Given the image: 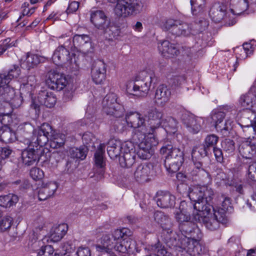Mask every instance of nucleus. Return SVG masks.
Wrapping results in <instances>:
<instances>
[{
	"label": "nucleus",
	"mask_w": 256,
	"mask_h": 256,
	"mask_svg": "<svg viewBox=\"0 0 256 256\" xmlns=\"http://www.w3.org/2000/svg\"><path fill=\"white\" fill-rule=\"evenodd\" d=\"M126 120L128 127L136 129L132 136L134 142L138 144V156L142 160L150 158L154 152L152 142H154V134L146 126L145 119L142 114L136 112L126 114Z\"/></svg>",
	"instance_id": "f257e3e1"
},
{
	"label": "nucleus",
	"mask_w": 256,
	"mask_h": 256,
	"mask_svg": "<svg viewBox=\"0 0 256 256\" xmlns=\"http://www.w3.org/2000/svg\"><path fill=\"white\" fill-rule=\"evenodd\" d=\"M142 247H143L142 244H137L134 240L118 243V242L114 240L113 238L110 234L104 236L102 239L101 244L96 246V251L101 254H110L113 250L122 253L127 252L130 254H135L140 252Z\"/></svg>",
	"instance_id": "f03ea898"
},
{
	"label": "nucleus",
	"mask_w": 256,
	"mask_h": 256,
	"mask_svg": "<svg viewBox=\"0 0 256 256\" xmlns=\"http://www.w3.org/2000/svg\"><path fill=\"white\" fill-rule=\"evenodd\" d=\"M154 78L155 74L152 71L142 72L134 80L128 82L126 90L129 94L138 98L146 96Z\"/></svg>",
	"instance_id": "7ed1b4c3"
},
{
	"label": "nucleus",
	"mask_w": 256,
	"mask_h": 256,
	"mask_svg": "<svg viewBox=\"0 0 256 256\" xmlns=\"http://www.w3.org/2000/svg\"><path fill=\"white\" fill-rule=\"evenodd\" d=\"M66 39L63 45L58 46L54 50L52 60L57 65L62 62H68L70 69L74 74H76L80 70L78 58L75 54H70L68 50L70 43V38L66 37Z\"/></svg>",
	"instance_id": "20e7f679"
},
{
	"label": "nucleus",
	"mask_w": 256,
	"mask_h": 256,
	"mask_svg": "<svg viewBox=\"0 0 256 256\" xmlns=\"http://www.w3.org/2000/svg\"><path fill=\"white\" fill-rule=\"evenodd\" d=\"M161 154L165 156L164 166L170 173L177 172L184 161V152L180 148L168 144L160 150Z\"/></svg>",
	"instance_id": "39448f33"
},
{
	"label": "nucleus",
	"mask_w": 256,
	"mask_h": 256,
	"mask_svg": "<svg viewBox=\"0 0 256 256\" xmlns=\"http://www.w3.org/2000/svg\"><path fill=\"white\" fill-rule=\"evenodd\" d=\"M116 4L114 12L119 18H126L130 15L140 13L144 6L146 0H106Z\"/></svg>",
	"instance_id": "423d86ee"
},
{
	"label": "nucleus",
	"mask_w": 256,
	"mask_h": 256,
	"mask_svg": "<svg viewBox=\"0 0 256 256\" xmlns=\"http://www.w3.org/2000/svg\"><path fill=\"white\" fill-rule=\"evenodd\" d=\"M172 240L168 246L170 248H180V251L185 250L190 256H200L204 252V247L197 238L182 235Z\"/></svg>",
	"instance_id": "0eeeda50"
},
{
	"label": "nucleus",
	"mask_w": 256,
	"mask_h": 256,
	"mask_svg": "<svg viewBox=\"0 0 256 256\" xmlns=\"http://www.w3.org/2000/svg\"><path fill=\"white\" fill-rule=\"evenodd\" d=\"M222 214L217 212L212 206V210L208 212H198L195 219L203 223L207 229L215 230L219 228L220 224H225L227 222L226 217H224Z\"/></svg>",
	"instance_id": "6e6552de"
},
{
	"label": "nucleus",
	"mask_w": 256,
	"mask_h": 256,
	"mask_svg": "<svg viewBox=\"0 0 256 256\" xmlns=\"http://www.w3.org/2000/svg\"><path fill=\"white\" fill-rule=\"evenodd\" d=\"M154 216V220L160 225L162 229L161 237L168 246L173 241L172 240H175L178 237V234L172 230L173 224L171 219L168 216L160 211L155 212Z\"/></svg>",
	"instance_id": "1a4fd4ad"
},
{
	"label": "nucleus",
	"mask_w": 256,
	"mask_h": 256,
	"mask_svg": "<svg viewBox=\"0 0 256 256\" xmlns=\"http://www.w3.org/2000/svg\"><path fill=\"white\" fill-rule=\"evenodd\" d=\"M102 110L106 114L116 118L122 116L125 112L124 106L117 102V96L114 93L106 94L104 98Z\"/></svg>",
	"instance_id": "9d476101"
},
{
	"label": "nucleus",
	"mask_w": 256,
	"mask_h": 256,
	"mask_svg": "<svg viewBox=\"0 0 256 256\" xmlns=\"http://www.w3.org/2000/svg\"><path fill=\"white\" fill-rule=\"evenodd\" d=\"M90 21L94 26L106 36L111 37L112 26H110V20L102 10H96L91 14Z\"/></svg>",
	"instance_id": "9b49d317"
},
{
	"label": "nucleus",
	"mask_w": 256,
	"mask_h": 256,
	"mask_svg": "<svg viewBox=\"0 0 256 256\" xmlns=\"http://www.w3.org/2000/svg\"><path fill=\"white\" fill-rule=\"evenodd\" d=\"M199 24H195L196 27L199 26L198 29H194L191 24L180 20L179 24L173 30L174 34L176 36H188L190 34H194L199 32H202L208 27V22L205 19L199 21Z\"/></svg>",
	"instance_id": "f8f14e48"
},
{
	"label": "nucleus",
	"mask_w": 256,
	"mask_h": 256,
	"mask_svg": "<svg viewBox=\"0 0 256 256\" xmlns=\"http://www.w3.org/2000/svg\"><path fill=\"white\" fill-rule=\"evenodd\" d=\"M56 102V98L52 92L47 90L40 92L34 99H32L30 108L35 110L36 112H39L40 106L44 105L48 108L53 107Z\"/></svg>",
	"instance_id": "ddd939ff"
},
{
	"label": "nucleus",
	"mask_w": 256,
	"mask_h": 256,
	"mask_svg": "<svg viewBox=\"0 0 256 256\" xmlns=\"http://www.w3.org/2000/svg\"><path fill=\"white\" fill-rule=\"evenodd\" d=\"M205 190L204 188H202V186H195L192 188H190V192L188 196L190 200L195 202L194 208L198 212H207L211 210L212 206L210 204H206L204 202L202 197V190Z\"/></svg>",
	"instance_id": "4468645a"
},
{
	"label": "nucleus",
	"mask_w": 256,
	"mask_h": 256,
	"mask_svg": "<svg viewBox=\"0 0 256 256\" xmlns=\"http://www.w3.org/2000/svg\"><path fill=\"white\" fill-rule=\"evenodd\" d=\"M182 122L188 132L196 134L202 128L205 120L202 117L192 114H185L182 116Z\"/></svg>",
	"instance_id": "2eb2a0df"
},
{
	"label": "nucleus",
	"mask_w": 256,
	"mask_h": 256,
	"mask_svg": "<svg viewBox=\"0 0 256 256\" xmlns=\"http://www.w3.org/2000/svg\"><path fill=\"white\" fill-rule=\"evenodd\" d=\"M106 64L103 60L94 61L91 70V76L93 82L96 84L104 83L106 78Z\"/></svg>",
	"instance_id": "dca6fc26"
},
{
	"label": "nucleus",
	"mask_w": 256,
	"mask_h": 256,
	"mask_svg": "<svg viewBox=\"0 0 256 256\" xmlns=\"http://www.w3.org/2000/svg\"><path fill=\"white\" fill-rule=\"evenodd\" d=\"M226 6L219 4H214L210 9L209 15L212 20L216 23L220 22L222 20H224L226 24L230 26L234 24L236 22L234 19L230 22H228L227 13H226Z\"/></svg>",
	"instance_id": "f3484780"
},
{
	"label": "nucleus",
	"mask_w": 256,
	"mask_h": 256,
	"mask_svg": "<svg viewBox=\"0 0 256 256\" xmlns=\"http://www.w3.org/2000/svg\"><path fill=\"white\" fill-rule=\"evenodd\" d=\"M46 82L50 89L58 91L62 90L68 83L64 74L56 72L54 71L49 72Z\"/></svg>",
	"instance_id": "a211bd4d"
},
{
	"label": "nucleus",
	"mask_w": 256,
	"mask_h": 256,
	"mask_svg": "<svg viewBox=\"0 0 256 256\" xmlns=\"http://www.w3.org/2000/svg\"><path fill=\"white\" fill-rule=\"evenodd\" d=\"M44 154L42 148L36 146V148H28L22 153V159L23 164L27 166L34 164L38 161Z\"/></svg>",
	"instance_id": "6ab92c4d"
},
{
	"label": "nucleus",
	"mask_w": 256,
	"mask_h": 256,
	"mask_svg": "<svg viewBox=\"0 0 256 256\" xmlns=\"http://www.w3.org/2000/svg\"><path fill=\"white\" fill-rule=\"evenodd\" d=\"M146 118H148V126H146L151 132H156V129L159 128L162 124V112L155 108L150 109Z\"/></svg>",
	"instance_id": "aec40b11"
},
{
	"label": "nucleus",
	"mask_w": 256,
	"mask_h": 256,
	"mask_svg": "<svg viewBox=\"0 0 256 256\" xmlns=\"http://www.w3.org/2000/svg\"><path fill=\"white\" fill-rule=\"evenodd\" d=\"M73 44L78 50L88 52L92 48L91 39L87 34H75L73 37Z\"/></svg>",
	"instance_id": "412c9836"
},
{
	"label": "nucleus",
	"mask_w": 256,
	"mask_h": 256,
	"mask_svg": "<svg viewBox=\"0 0 256 256\" xmlns=\"http://www.w3.org/2000/svg\"><path fill=\"white\" fill-rule=\"evenodd\" d=\"M180 230L182 234H178V236L185 234L190 235V238H197L200 239L202 238V233L200 229L197 225L192 221L189 220L186 222L179 226Z\"/></svg>",
	"instance_id": "4be33fe9"
},
{
	"label": "nucleus",
	"mask_w": 256,
	"mask_h": 256,
	"mask_svg": "<svg viewBox=\"0 0 256 256\" xmlns=\"http://www.w3.org/2000/svg\"><path fill=\"white\" fill-rule=\"evenodd\" d=\"M156 201L160 208H171L175 205L176 198L168 192L161 191L158 193Z\"/></svg>",
	"instance_id": "5701e85b"
},
{
	"label": "nucleus",
	"mask_w": 256,
	"mask_h": 256,
	"mask_svg": "<svg viewBox=\"0 0 256 256\" xmlns=\"http://www.w3.org/2000/svg\"><path fill=\"white\" fill-rule=\"evenodd\" d=\"M212 123L214 126L218 130H228L229 127L228 124L230 125L229 120H226L225 124H222L226 116V114L220 111L213 110L211 114Z\"/></svg>",
	"instance_id": "b1692460"
},
{
	"label": "nucleus",
	"mask_w": 256,
	"mask_h": 256,
	"mask_svg": "<svg viewBox=\"0 0 256 256\" xmlns=\"http://www.w3.org/2000/svg\"><path fill=\"white\" fill-rule=\"evenodd\" d=\"M42 57L38 54L28 52L25 57L22 59L21 67L27 70L36 68L42 60Z\"/></svg>",
	"instance_id": "393cba45"
},
{
	"label": "nucleus",
	"mask_w": 256,
	"mask_h": 256,
	"mask_svg": "<svg viewBox=\"0 0 256 256\" xmlns=\"http://www.w3.org/2000/svg\"><path fill=\"white\" fill-rule=\"evenodd\" d=\"M158 48L162 54L166 58H171L180 54L178 48L168 40L162 41L160 44L158 46Z\"/></svg>",
	"instance_id": "a878e982"
},
{
	"label": "nucleus",
	"mask_w": 256,
	"mask_h": 256,
	"mask_svg": "<svg viewBox=\"0 0 256 256\" xmlns=\"http://www.w3.org/2000/svg\"><path fill=\"white\" fill-rule=\"evenodd\" d=\"M185 201L181 202L178 210L175 214L176 220L178 222L179 226L190 220V214L189 210L190 208H188Z\"/></svg>",
	"instance_id": "bb28decb"
},
{
	"label": "nucleus",
	"mask_w": 256,
	"mask_h": 256,
	"mask_svg": "<svg viewBox=\"0 0 256 256\" xmlns=\"http://www.w3.org/2000/svg\"><path fill=\"white\" fill-rule=\"evenodd\" d=\"M150 172V166L146 164H142L136 166L134 174L136 181L139 182H144L148 181Z\"/></svg>",
	"instance_id": "cd10ccee"
},
{
	"label": "nucleus",
	"mask_w": 256,
	"mask_h": 256,
	"mask_svg": "<svg viewBox=\"0 0 256 256\" xmlns=\"http://www.w3.org/2000/svg\"><path fill=\"white\" fill-rule=\"evenodd\" d=\"M239 102L241 106L246 108L256 105V86L252 88L247 94L242 96Z\"/></svg>",
	"instance_id": "c85d7f7f"
},
{
	"label": "nucleus",
	"mask_w": 256,
	"mask_h": 256,
	"mask_svg": "<svg viewBox=\"0 0 256 256\" xmlns=\"http://www.w3.org/2000/svg\"><path fill=\"white\" fill-rule=\"evenodd\" d=\"M68 226L66 224H62L54 226L50 233V238L54 242L60 241L66 234Z\"/></svg>",
	"instance_id": "c756f323"
},
{
	"label": "nucleus",
	"mask_w": 256,
	"mask_h": 256,
	"mask_svg": "<svg viewBox=\"0 0 256 256\" xmlns=\"http://www.w3.org/2000/svg\"><path fill=\"white\" fill-rule=\"evenodd\" d=\"M239 151L244 158H252L256 155V143L250 140L244 142L240 146Z\"/></svg>",
	"instance_id": "7c9ffc66"
},
{
	"label": "nucleus",
	"mask_w": 256,
	"mask_h": 256,
	"mask_svg": "<svg viewBox=\"0 0 256 256\" xmlns=\"http://www.w3.org/2000/svg\"><path fill=\"white\" fill-rule=\"evenodd\" d=\"M171 95V92L166 86L162 84L156 88L154 98L156 102L165 104L167 102Z\"/></svg>",
	"instance_id": "2f4dec72"
},
{
	"label": "nucleus",
	"mask_w": 256,
	"mask_h": 256,
	"mask_svg": "<svg viewBox=\"0 0 256 256\" xmlns=\"http://www.w3.org/2000/svg\"><path fill=\"white\" fill-rule=\"evenodd\" d=\"M58 188L55 182H50L40 188L38 193L40 200H44L53 196Z\"/></svg>",
	"instance_id": "473e14b6"
},
{
	"label": "nucleus",
	"mask_w": 256,
	"mask_h": 256,
	"mask_svg": "<svg viewBox=\"0 0 256 256\" xmlns=\"http://www.w3.org/2000/svg\"><path fill=\"white\" fill-rule=\"evenodd\" d=\"M144 250L150 254L156 256H172L166 251L160 241H158L156 244L146 246Z\"/></svg>",
	"instance_id": "72a5a7b5"
},
{
	"label": "nucleus",
	"mask_w": 256,
	"mask_h": 256,
	"mask_svg": "<svg viewBox=\"0 0 256 256\" xmlns=\"http://www.w3.org/2000/svg\"><path fill=\"white\" fill-rule=\"evenodd\" d=\"M122 144L120 140H111L108 142L107 152L111 158H114L121 154Z\"/></svg>",
	"instance_id": "f704fd0d"
},
{
	"label": "nucleus",
	"mask_w": 256,
	"mask_h": 256,
	"mask_svg": "<svg viewBox=\"0 0 256 256\" xmlns=\"http://www.w3.org/2000/svg\"><path fill=\"white\" fill-rule=\"evenodd\" d=\"M232 6L231 11L235 14H240L246 11L248 8V0H230Z\"/></svg>",
	"instance_id": "c9c22d12"
},
{
	"label": "nucleus",
	"mask_w": 256,
	"mask_h": 256,
	"mask_svg": "<svg viewBox=\"0 0 256 256\" xmlns=\"http://www.w3.org/2000/svg\"><path fill=\"white\" fill-rule=\"evenodd\" d=\"M230 198L224 194H222L218 197L217 204L218 206L215 209L217 212L220 213V214H222V216L226 217V213L228 208L230 207Z\"/></svg>",
	"instance_id": "e433bc0d"
},
{
	"label": "nucleus",
	"mask_w": 256,
	"mask_h": 256,
	"mask_svg": "<svg viewBox=\"0 0 256 256\" xmlns=\"http://www.w3.org/2000/svg\"><path fill=\"white\" fill-rule=\"evenodd\" d=\"M214 176L217 182H222L226 186H234L235 184V180L234 178H230L222 168H217L216 170Z\"/></svg>",
	"instance_id": "4c0bfd02"
},
{
	"label": "nucleus",
	"mask_w": 256,
	"mask_h": 256,
	"mask_svg": "<svg viewBox=\"0 0 256 256\" xmlns=\"http://www.w3.org/2000/svg\"><path fill=\"white\" fill-rule=\"evenodd\" d=\"M131 234V232L128 228H124L122 229H117L115 230L111 234L114 240L118 242V243L126 242L132 240H125L126 238Z\"/></svg>",
	"instance_id": "58836bf2"
},
{
	"label": "nucleus",
	"mask_w": 256,
	"mask_h": 256,
	"mask_svg": "<svg viewBox=\"0 0 256 256\" xmlns=\"http://www.w3.org/2000/svg\"><path fill=\"white\" fill-rule=\"evenodd\" d=\"M66 140L64 134L55 132L50 134V146L53 148H58L63 146Z\"/></svg>",
	"instance_id": "ea45409f"
},
{
	"label": "nucleus",
	"mask_w": 256,
	"mask_h": 256,
	"mask_svg": "<svg viewBox=\"0 0 256 256\" xmlns=\"http://www.w3.org/2000/svg\"><path fill=\"white\" fill-rule=\"evenodd\" d=\"M18 201V196L12 194L0 196V206L9 208L15 205Z\"/></svg>",
	"instance_id": "a19ab883"
},
{
	"label": "nucleus",
	"mask_w": 256,
	"mask_h": 256,
	"mask_svg": "<svg viewBox=\"0 0 256 256\" xmlns=\"http://www.w3.org/2000/svg\"><path fill=\"white\" fill-rule=\"evenodd\" d=\"M136 158L135 152L124 154L120 160V164L122 167L130 168L136 163Z\"/></svg>",
	"instance_id": "79ce46f5"
},
{
	"label": "nucleus",
	"mask_w": 256,
	"mask_h": 256,
	"mask_svg": "<svg viewBox=\"0 0 256 256\" xmlns=\"http://www.w3.org/2000/svg\"><path fill=\"white\" fill-rule=\"evenodd\" d=\"M194 167L192 172V174L194 176H202L208 178L210 181L211 178L210 174L206 172L202 167V162L198 160V158H194Z\"/></svg>",
	"instance_id": "37998d69"
},
{
	"label": "nucleus",
	"mask_w": 256,
	"mask_h": 256,
	"mask_svg": "<svg viewBox=\"0 0 256 256\" xmlns=\"http://www.w3.org/2000/svg\"><path fill=\"white\" fill-rule=\"evenodd\" d=\"M105 144H100L94 154L95 163L98 166L102 168L104 166V154Z\"/></svg>",
	"instance_id": "c03bdc74"
},
{
	"label": "nucleus",
	"mask_w": 256,
	"mask_h": 256,
	"mask_svg": "<svg viewBox=\"0 0 256 256\" xmlns=\"http://www.w3.org/2000/svg\"><path fill=\"white\" fill-rule=\"evenodd\" d=\"M208 150L204 144L202 146H194L192 152V160H194V158L200 159L201 158L206 156Z\"/></svg>",
	"instance_id": "a18cd8bd"
},
{
	"label": "nucleus",
	"mask_w": 256,
	"mask_h": 256,
	"mask_svg": "<svg viewBox=\"0 0 256 256\" xmlns=\"http://www.w3.org/2000/svg\"><path fill=\"white\" fill-rule=\"evenodd\" d=\"M190 2L193 15H196L202 12L205 6V0H190Z\"/></svg>",
	"instance_id": "49530a36"
},
{
	"label": "nucleus",
	"mask_w": 256,
	"mask_h": 256,
	"mask_svg": "<svg viewBox=\"0 0 256 256\" xmlns=\"http://www.w3.org/2000/svg\"><path fill=\"white\" fill-rule=\"evenodd\" d=\"M218 139L219 138L214 134H208L204 138L203 144L210 150L211 148L216 147Z\"/></svg>",
	"instance_id": "de8ad7c7"
},
{
	"label": "nucleus",
	"mask_w": 256,
	"mask_h": 256,
	"mask_svg": "<svg viewBox=\"0 0 256 256\" xmlns=\"http://www.w3.org/2000/svg\"><path fill=\"white\" fill-rule=\"evenodd\" d=\"M177 121L172 117L167 118L165 120H162V126L164 127L166 130L172 131L175 130L177 126Z\"/></svg>",
	"instance_id": "09e8293b"
},
{
	"label": "nucleus",
	"mask_w": 256,
	"mask_h": 256,
	"mask_svg": "<svg viewBox=\"0 0 256 256\" xmlns=\"http://www.w3.org/2000/svg\"><path fill=\"white\" fill-rule=\"evenodd\" d=\"M82 140L83 142V144L87 147V148H94V142L96 140V138L93 134L90 132H85L82 136Z\"/></svg>",
	"instance_id": "8fccbe9b"
},
{
	"label": "nucleus",
	"mask_w": 256,
	"mask_h": 256,
	"mask_svg": "<svg viewBox=\"0 0 256 256\" xmlns=\"http://www.w3.org/2000/svg\"><path fill=\"white\" fill-rule=\"evenodd\" d=\"M33 134L34 138L32 140H34L36 138V141L37 142L39 147L42 148V146L46 143L47 142L50 140V137L48 136H45V134H39V132L34 130H33Z\"/></svg>",
	"instance_id": "3c124183"
},
{
	"label": "nucleus",
	"mask_w": 256,
	"mask_h": 256,
	"mask_svg": "<svg viewBox=\"0 0 256 256\" xmlns=\"http://www.w3.org/2000/svg\"><path fill=\"white\" fill-rule=\"evenodd\" d=\"M202 188H205V190L202 189V190L204 200V202H206V204H208V202L212 198L214 194V191L211 188L206 186H202Z\"/></svg>",
	"instance_id": "603ef678"
},
{
	"label": "nucleus",
	"mask_w": 256,
	"mask_h": 256,
	"mask_svg": "<svg viewBox=\"0 0 256 256\" xmlns=\"http://www.w3.org/2000/svg\"><path fill=\"white\" fill-rule=\"evenodd\" d=\"M12 222V218L8 216H4L0 220V230L2 232H4L9 229Z\"/></svg>",
	"instance_id": "864d4df0"
},
{
	"label": "nucleus",
	"mask_w": 256,
	"mask_h": 256,
	"mask_svg": "<svg viewBox=\"0 0 256 256\" xmlns=\"http://www.w3.org/2000/svg\"><path fill=\"white\" fill-rule=\"evenodd\" d=\"M54 250L50 245L42 246L38 250L37 256H54Z\"/></svg>",
	"instance_id": "5fc2aeb1"
},
{
	"label": "nucleus",
	"mask_w": 256,
	"mask_h": 256,
	"mask_svg": "<svg viewBox=\"0 0 256 256\" xmlns=\"http://www.w3.org/2000/svg\"><path fill=\"white\" fill-rule=\"evenodd\" d=\"M180 20H175L169 18L166 20L164 24V28L166 30H170L174 34L173 30L177 26L178 24H179Z\"/></svg>",
	"instance_id": "6e6d98bb"
},
{
	"label": "nucleus",
	"mask_w": 256,
	"mask_h": 256,
	"mask_svg": "<svg viewBox=\"0 0 256 256\" xmlns=\"http://www.w3.org/2000/svg\"><path fill=\"white\" fill-rule=\"evenodd\" d=\"M70 156L72 158L84 160L86 157V154L83 149L72 148L70 151Z\"/></svg>",
	"instance_id": "4d7b16f0"
},
{
	"label": "nucleus",
	"mask_w": 256,
	"mask_h": 256,
	"mask_svg": "<svg viewBox=\"0 0 256 256\" xmlns=\"http://www.w3.org/2000/svg\"><path fill=\"white\" fill-rule=\"evenodd\" d=\"M39 132L40 134H45V136H50V134H53L56 132L52 130V126L48 124H43L40 128L36 130Z\"/></svg>",
	"instance_id": "13d9d810"
},
{
	"label": "nucleus",
	"mask_w": 256,
	"mask_h": 256,
	"mask_svg": "<svg viewBox=\"0 0 256 256\" xmlns=\"http://www.w3.org/2000/svg\"><path fill=\"white\" fill-rule=\"evenodd\" d=\"M30 176L34 180H38L44 177V172L40 168H33L30 171Z\"/></svg>",
	"instance_id": "bf43d9fd"
},
{
	"label": "nucleus",
	"mask_w": 256,
	"mask_h": 256,
	"mask_svg": "<svg viewBox=\"0 0 256 256\" xmlns=\"http://www.w3.org/2000/svg\"><path fill=\"white\" fill-rule=\"evenodd\" d=\"M16 42L12 41L10 38H7L0 42V48L4 52L8 49L16 46Z\"/></svg>",
	"instance_id": "052dcab7"
},
{
	"label": "nucleus",
	"mask_w": 256,
	"mask_h": 256,
	"mask_svg": "<svg viewBox=\"0 0 256 256\" xmlns=\"http://www.w3.org/2000/svg\"><path fill=\"white\" fill-rule=\"evenodd\" d=\"M20 70L18 66L14 65L13 68L10 70L8 74H5V76L8 80V84L12 78H18L20 74Z\"/></svg>",
	"instance_id": "680f3d73"
},
{
	"label": "nucleus",
	"mask_w": 256,
	"mask_h": 256,
	"mask_svg": "<svg viewBox=\"0 0 256 256\" xmlns=\"http://www.w3.org/2000/svg\"><path fill=\"white\" fill-rule=\"evenodd\" d=\"M121 154H126V153H131L132 152H135L134 146L131 142H125L122 144Z\"/></svg>",
	"instance_id": "e2e57ef3"
},
{
	"label": "nucleus",
	"mask_w": 256,
	"mask_h": 256,
	"mask_svg": "<svg viewBox=\"0 0 256 256\" xmlns=\"http://www.w3.org/2000/svg\"><path fill=\"white\" fill-rule=\"evenodd\" d=\"M248 178L253 182H256V162H254L248 166Z\"/></svg>",
	"instance_id": "0e129e2a"
},
{
	"label": "nucleus",
	"mask_w": 256,
	"mask_h": 256,
	"mask_svg": "<svg viewBox=\"0 0 256 256\" xmlns=\"http://www.w3.org/2000/svg\"><path fill=\"white\" fill-rule=\"evenodd\" d=\"M246 204L252 210H256V190L251 195L250 198L246 201Z\"/></svg>",
	"instance_id": "69168bd1"
},
{
	"label": "nucleus",
	"mask_w": 256,
	"mask_h": 256,
	"mask_svg": "<svg viewBox=\"0 0 256 256\" xmlns=\"http://www.w3.org/2000/svg\"><path fill=\"white\" fill-rule=\"evenodd\" d=\"M222 146L224 150L229 153L234 152L235 148L234 142L230 140H225L223 142Z\"/></svg>",
	"instance_id": "338daca9"
},
{
	"label": "nucleus",
	"mask_w": 256,
	"mask_h": 256,
	"mask_svg": "<svg viewBox=\"0 0 256 256\" xmlns=\"http://www.w3.org/2000/svg\"><path fill=\"white\" fill-rule=\"evenodd\" d=\"M78 256H91V252L88 247L80 246L76 252Z\"/></svg>",
	"instance_id": "774afa93"
}]
</instances>
